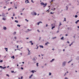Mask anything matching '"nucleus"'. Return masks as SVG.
Wrapping results in <instances>:
<instances>
[{
	"label": "nucleus",
	"mask_w": 79,
	"mask_h": 79,
	"mask_svg": "<svg viewBox=\"0 0 79 79\" xmlns=\"http://www.w3.org/2000/svg\"><path fill=\"white\" fill-rule=\"evenodd\" d=\"M79 22V20H78L75 23L77 24L78 22Z\"/></svg>",
	"instance_id": "nucleus-10"
},
{
	"label": "nucleus",
	"mask_w": 79,
	"mask_h": 79,
	"mask_svg": "<svg viewBox=\"0 0 79 79\" xmlns=\"http://www.w3.org/2000/svg\"><path fill=\"white\" fill-rule=\"evenodd\" d=\"M29 0H27V1H25V3H29Z\"/></svg>",
	"instance_id": "nucleus-7"
},
{
	"label": "nucleus",
	"mask_w": 79,
	"mask_h": 79,
	"mask_svg": "<svg viewBox=\"0 0 79 79\" xmlns=\"http://www.w3.org/2000/svg\"><path fill=\"white\" fill-rule=\"evenodd\" d=\"M20 15H23V14H22V13H21L20 14Z\"/></svg>",
	"instance_id": "nucleus-59"
},
{
	"label": "nucleus",
	"mask_w": 79,
	"mask_h": 79,
	"mask_svg": "<svg viewBox=\"0 0 79 79\" xmlns=\"http://www.w3.org/2000/svg\"><path fill=\"white\" fill-rule=\"evenodd\" d=\"M59 32V31H57V33Z\"/></svg>",
	"instance_id": "nucleus-61"
},
{
	"label": "nucleus",
	"mask_w": 79,
	"mask_h": 79,
	"mask_svg": "<svg viewBox=\"0 0 79 79\" xmlns=\"http://www.w3.org/2000/svg\"><path fill=\"white\" fill-rule=\"evenodd\" d=\"M37 31H38V32H40V31H39V30H37Z\"/></svg>",
	"instance_id": "nucleus-28"
},
{
	"label": "nucleus",
	"mask_w": 79,
	"mask_h": 79,
	"mask_svg": "<svg viewBox=\"0 0 79 79\" xmlns=\"http://www.w3.org/2000/svg\"><path fill=\"white\" fill-rule=\"evenodd\" d=\"M6 8V6H4V9Z\"/></svg>",
	"instance_id": "nucleus-32"
},
{
	"label": "nucleus",
	"mask_w": 79,
	"mask_h": 79,
	"mask_svg": "<svg viewBox=\"0 0 79 79\" xmlns=\"http://www.w3.org/2000/svg\"><path fill=\"white\" fill-rule=\"evenodd\" d=\"M3 29H4V30H6V27H4Z\"/></svg>",
	"instance_id": "nucleus-14"
},
{
	"label": "nucleus",
	"mask_w": 79,
	"mask_h": 79,
	"mask_svg": "<svg viewBox=\"0 0 79 79\" xmlns=\"http://www.w3.org/2000/svg\"><path fill=\"white\" fill-rule=\"evenodd\" d=\"M78 27V28H79V26H78V27Z\"/></svg>",
	"instance_id": "nucleus-64"
},
{
	"label": "nucleus",
	"mask_w": 79,
	"mask_h": 79,
	"mask_svg": "<svg viewBox=\"0 0 79 79\" xmlns=\"http://www.w3.org/2000/svg\"><path fill=\"white\" fill-rule=\"evenodd\" d=\"M50 14H53V13H52V12L50 13Z\"/></svg>",
	"instance_id": "nucleus-39"
},
{
	"label": "nucleus",
	"mask_w": 79,
	"mask_h": 79,
	"mask_svg": "<svg viewBox=\"0 0 79 79\" xmlns=\"http://www.w3.org/2000/svg\"><path fill=\"white\" fill-rule=\"evenodd\" d=\"M17 26H18V27H20V25H18V24L17 25Z\"/></svg>",
	"instance_id": "nucleus-24"
},
{
	"label": "nucleus",
	"mask_w": 79,
	"mask_h": 79,
	"mask_svg": "<svg viewBox=\"0 0 79 79\" xmlns=\"http://www.w3.org/2000/svg\"><path fill=\"white\" fill-rule=\"evenodd\" d=\"M11 58H13V59H15V56H13L11 57Z\"/></svg>",
	"instance_id": "nucleus-13"
},
{
	"label": "nucleus",
	"mask_w": 79,
	"mask_h": 79,
	"mask_svg": "<svg viewBox=\"0 0 79 79\" xmlns=\"http://www.w3.org/2000/svg\"><path fill=\"white\" fill-rule=\"evenodd\" d=\"M69 46L71 47V44H69Z\"/></svg>",
	"instance_id": "nucleus-54"
},
{
	"label": "nucleus",
	"mask_w": 79,
	"mask_h": 79,
	"mask_svg": "<svg viewBox=\"0 0 79 79\" xmlns=\"http://www.w3.org/2000/svg\"><path fill=\"white\" fill-rule=\"evenodd\" d=\"M11 18H12V19H13V17H12Z\"/></svg>",
	"instance_id": "nucleus-44"
},
{
	"label": "nucleus",
	"mask_w": 79,
	"mask_h": 79,
	"mask_svg": "<svg viewBox=\"0 0 79 79\" xmlns=\"http://www.w3.org/2000/svg\"><path fill=\"white\" fill-rule=\"evenodd\" d=\"M61 25V23H60V24H59V26H60Z\"/></svg>",
	"instance_id": "nucleus-33"
},
{
	"label": "nucleus",
	"mask_w": 79,
	"mask_h": 79,
	"mask_svg": "<svg viewBox=\"0 0 79 79\" xmlns=\"http://www.w3.org/2000/svg\"><path fill=\"white\" fill-rule=\"evenodd\" d=\"M65 64H66V62H64L63 63L62 65L63 66H64L65 65Z\"/></svg>",
	"instance_id": "nucleus-4"
},
{
	"label": "nucleus",
	"mask_w": 79,
	"mask_h": 79,
	"mask_svg": "<svg viewBox=\"0 0 79 79\" xmlns=\"http://www.w3.org/2000/svg\"><path fill=\"white\" fill-rule=\"evenodd\" d=\"M39 48V47H37V48H36V49H38V48Z\"/></svg>",
	"instance_id": "nucleus-47"
},
{
	"label": "nucleus",
	"mask_w": 79,
	"mask_h": 79,
	"mask_svg": "<svg viewBox=\"0 0 79 79\" xmlns=\"http://www.w3.org/2000/svg\"><path fill=\"white\" fill-rule=\"evenodd\" d=\"M17 66H19L18 64H17Z\"/></svg>",
	"instance_id": "nucleus-63"
},
{
	"label": "nucleus",
	"mask_w": 79,
	"mask_h": 79,
	"mask_svg": "<svg viewBox=\"0 0 79 79\" xmlns=\"http://www.w3.org/2000/svg\"><path fill=\"white\" fill-rule=\"evenodd\" d=\"M64 37H63V36L60 39L61 40H64Z\"/></svg>",
	"instance_id": "nucleus-11"
},
{
	"label": "nucleus",
	"mask_w": 79,
	"mask_h": 79,
	"mask_svg": "<svg viewBox=\"0 0 79 79\" xmlns=\"http://www.w3.org/2000/svg\"><path fill=\"white\" fill-rule=\"evenodd\" d=\"M32 76H33V74H31L29 77V78L31 79V77H32Z\"/></svg>",
	"instance_id": "nucleus-8"
},
{
	"label": "nucleus",
	"mask_w": 79,
	"mask_h": 79,
	"mask_svg": "<svg viewBox=\"0 0 79 79\" xmlns=\"http://www.w3.org/2000/svg\"><path fill=\"white\" fill-rule=\"evenodd\" d=\"M34 15H37V14H36V13L34 12Z\"/></svg>",
	"instance_id": "nucleus-21"
},
{
	"label": "nucleus",
	"mask_w": 79,
	"mask_h": 79,
	"mask_svg": "<svg viewBox=\"0 0 79 79\" xmlns=\"http://www.w3.org/2000/svg\"><path fill=\"white\" fill-rule=\"evenodd\" d=\"M40 5L42 6H43V7H45V6H47V3H44L43 2H41L40 3Z\"/></svg>",
	"instance_id": "nucleus-1"
},
{
	"label": "nucleus",
	"mask_w": 79,
	"mask_h": 79,
	"mask_svg": "<svg viewBox=\"0 0 79 79\" xmlns=\"http://www.w3.org/2000/svg\"><path fill=\"white\" fill-rule=\"evenodd\" d=\"M0 68H2V69L3 68V67L2 66H0Z\"/></svg>",
	"instance_id": "nucleus-29"
},
{
	"label": "nucleus",
	"mask_w": 79,
	"mask_h": 79,
	"mask_svg": "<svg viewBox=\"0 0 79 79\" xmlns=\"http://www.w3.org/2000/svg\"><path fill=\"white\" fill-rule=\"evenodd\" d=\"M5 50H6V52H7L8 51V48H5Z\"/></svg>",
	"instance_id": "nucleus-18"
},
{
	"label": "nucleus",
	"mask_w": 79,
	"mask_h": 79,
	"mask_svg": "<svg viewBox=\"0 0 79 79\" xmlns=\"http://www.w3.org/2000/svg\"><path fill=\"white\" fill-rule=\"evenodd\" d=\"M56 37H53V38H52V39H56Z\"/></svg>",
	"instance_id": "nucleus-27"
},
{
	"label": "nucleus",
	"mask_w": 79,
	"mask_h": 79,
	"mask_svg": "<svg viewBox=\"0 0 79 79\" xmlns=\"http://www.w3.org/2000/svg\"><path fill=\"white\" fill-rule=\"evenodd\" d=\"M15 23H18V21L17 20H15Z\"/></svg>",
	"instance_id": "nucleus-19"
},
{
	"label": "nucleus",
	"mask_w": 79,
	"mask_h": 79,
	"mask_svg": "<svg viewBox=\"0 0 79 79\" xmlns=\"http://www.w3.org/2000/svg\"><path fill=\"white\" fill-rule=\"evenodd\" d=\"M54 60H55V59H52V60L51 61V62H53Z\"/></svg>",
	"instance_id": "nucleus-15"
},
{
	"label": "nucleus",
	"mask_w": 79,
	"mask_h": 79,
	"mask_svg": "<svg viewBox=\"0 0 79 79\" xmlns=\"http://www.w3.org/2000/svg\"><path fill=\"white\" fill-rule=\"evenodd\" d=\"M25 21H26L27 22H28L29 21V20H27V19H25Z\"/></svg>",
	"instance_id": "nucleus-22"
},
{
	"label": "nucleus",
	"mask_w": 79,
	"mask_h": 79,
	"mask_svg": "<svg viewBox=\"0 0 79 79\" xmlns=\"http://www.w3.org/2000/svg\"><path fill=\"white\" fill-rule=\"evenodd\" d=\"M12 2H10V4H12Z\"/></svg>",
	"instance_id": "nucleus-58"
},
{
	"label": "nucleus",
	"mask_w": 79,
	"mask_h": 79,
	"mask_svg": "<svg viewBox=\"0 0 79 79\" xmlns=\"http://www.w3.org/2000/svg\"><path fill=\"white\" fill-rule=\"evenodd\" d=\"M3 69H5V68H6V67H4L2 68Z\"/></svg>",
	"instance_id": "nucleus-42"
},
{
	"label": "nucleus",
	"mask_w": 79,
	"mask_h": 79,
	"mask_svg": "<svg viewBox=\"0 0 79 79\" xmlns=\"http://www.w3.org/2000/svg\"><path fill=\"white\" fill-rule=\"evenodd\" d=\"M40 47L41 48H44V47L43 46L40 45Z\"/></svg>",
	"instance_id": "nucleus-12"
},
{
	"label": "nucleus",
	"mask_w": 79,
	"mask_h": 79,
	"mask_svg": "<svg viewBox=\"0 0 79 79\" xmlns=\"http://www.w3.org/2000/svg\"><path fill=\"white\" fill-rule=\"evenodd\" d=\"M23 77H21V79H23Z\"/></svg>",
	"instance_id": "nucleus-43"
},
{
	"label": "nucleus",
	"mask_w": 79,
	"mask_h": 79,
	"mask_svg": "<svg viewBox=\"0 0 79 79\" xmlns=\"http://www.w3.org/2000/svg\"><path fill=\"white\" fill-rule=\"evenodd\" d=\"M65 50V49H64L63 50V52H64Z\"/></svg>",
	"instance_id": "nucleus-45"
},
{
	"label": "nucleus",
	"mask_w": 79,
	"mask_h": 79,
	"mask_svg": "<svg viewBox=\"0 0 79 79\" xmlns=\"http://www.w3.org/2000/svg\"><path fill=\"white\" fill-rule=\"evenodd\" d=\"M34 72H36V71L34 70H32V71H31V73H32L33 74L34 73Z\"/></svg>",
	"instance_id": "nucleus-6"
},
{
	"label": "nucleus",
	"mask_w": 79,
	"mask_h": 79,
	"mask_svg": "<svg viewBox=\"0 0 79 79\" xmlns=\"http://www.w3.org/2000/svg\"><path fill=\"white\" fill-rule=\"evenodd\" d=\"M11 73H14V71H11Z\"/></svg>",
	"instance_id": "nucleus-34"
},
{
	"label": "nucleus",
	"mask_w": 79,
	"mask_h": 79,
	"mask_svg": "<svg viewBox=\"0 0 79 79\" xmlns=\"http://www.w3.org/2000/svg\"><path fill=\"white\" fill-rule=\"evenodd\" d=\"M51 26H53L52 27V29H53V28L55 27V23L52 24L51 25Z\"/></svg>",
	"instance_id": "nucleus-2"
},
{
	"label": "nucleus",
	"mask_w": 79,
	"mask_h": 79,
	"mask_svg": "<svg viewBox=\"0 0 79 79\" xmlns=\"http://www.w3.org/2000/svg\"><path fill=\"white\" fill-rule=\"evenodd\" d=\"M21 69H23V67H21Z\"/></svg>",
	"instance_id": "nucleus-38"
},
{
	"label": "nucleus",
	"mask_w": 79,
	"mask_h": 79,
	"mask_svg": "<svg viewBox=\"0 0 79 79\" xmlns=\"http://www.w3.org/2000/svg\"><path fill=\"white\" fill-rule=\"evenodd\" d=\"M27 50L28 51V55H30V54H31V52H30L31 50H29V49H27Z\"/></svg>",
	"instance_id": "nucleus-3"
},
{
	"label": "nucleus",
	"mask_w": 79,
	"mask_h": 79,
	"mask_svg": "<svg viewBox=\"0 0 79 79\" xmlns=\"http://www.w3.org/2000/svg\"><path fill=\"white\" fill-rule=\"evenodd\" d=\"M22 63H23V64H24V62H22Z\"/></svg>",
	"instance_id": "nucleus-51"
},
{
	"label": "nucleus",
	"mask_w": 79,
	"mask_h": 79,
	"mask_svg": "<svg viewBox=\"0 0 79 79\" xmlns=\"http://www.w3.org/2000/svg\"><path fill=\"white\" fill-rule=\"evenodd\" d=\"M39 63H36V66H39Z\"/></svg>",
	"instance_id": "nucleus-20"
},
{
	"label": "nucleus",
	"mask_w": 79,
	"mask_h": 79,
	"mask_svg": "<svg viewBox=\"0 0 79 79\" xmlns=\"http://www.w3.org/2000/svg\"><path fill=\"white\" fill-rule=\"evenodd\" d=\"M7 76H8V77H10V76H9V75L8 74H6Z\"/></svg>",
	"instance_id": "nucleus-31"
},
{
	"label": "nucleus",
	"mask_w": 79,
	"mask_h": 79,
	"mask_svg": "<svg viewBox=\"0 0 79 79\" xmlns=\"http://www.w3.org/2000/svg\"><path fill=\"white\" fill-rule=\"evenodd\" d=\"M53 1V0H51V2H52Z\"/></svg>",
	"instance_id": "nucleus-52"
},
{
	"label": "nucleus",
	"mask_w": 79,
	"mask_h": 79,
	"mask_svg": "<svg viewBox=\"0 0 79 79\" xmlns=\"http://www.w3.org/2000/svg\"><path fill=\"white\" fill-rule=\"evenodd\" d=\"M66 7L67 8V10H68V6H66Z\"/></svg>",
	"instance_id": "nucleus-40"
},
{
	"label": "nucleus",
	"mask_w": 79,
	"mask_h": 79,
	"mask_svg": "<svg viewBox=\"0 0 79 79\" xmlns=\"http://www.w3.org/2000/svg\"><path fill=\"white\" fill-rule=\"evenodd\" d=\"M65 36H68V35L66 34Z\"/></svg>",
	"instance_id": "nucleus-55"
},
{
	"label": "nucleus",
	"mask_w": 79,
	"mask_h": 79,
	"mask_svg": "<svg viewBox=\"0 0 79 79\" xmlns=\"http://www.w3.org/2000/svg\"><path fill=\"white\" fill-rule=\"evenodd\" d=\"M15 39H16V37H15Z\"/></svg>",
	"instance_id": "nucleus-49"
},
{
	"label": "nucleus",
	"mask_w": 79,
	"mask_h": 79,
	"mask_svg": "<svg viewBox=\"0 0 79 79\" xmlns=\"http://www.w3.org/2000/svg\"><path fill=\"white\" fill-rule=\"evenodd\" d=\"M75 18H77V15H75Z\"/></svg>",
	"instance_id": "nucleus-26"
},
{
	"label": "nucleus",
	"mask_w": 79,
	"mask_h": 79,
	"mask_svg": "<svg viewBox=\"0 0 79 79\" xmlns=\"http://www.w3.org/2000/svg\"><path fill=\"white\" fill-rule=\"evenodd\" d=\"M32 0H31V2H32L33 3H34V2L32 1Z\"/></svg>",
	"instance_id": "nucleus-53"
},
{
	"label": "nucleus",
	"mask_w": 79,
	"mask_h": 79,
	"mask_svg": "<svg viewBox=\"0 0 79 79\" xmlns=\"http://www.w3.org/2000/svg\"><path fill=\"white\" fill-rule=\"evenodd\" d=\"M3 62V60L0 59V63H2Z\"/></svg>",
	"instance_id": "nucleus-16"
},
{
	"label": "nucleus",
	"mask_w": 79,
	"mask_h": 79,
	"mask_svg": "<svg viewBox=\"0 0 79 79\" xmlns=\"http://www.w3.org/2000/svg\"><path fill=\"white\" fill-rule=\"evenodd\" d=\"M40 23H42V22H39L38 23H37L38 25H39V24H40Z\"/></svg>",
	"instance_id": "nucleus-9"
},
{
	"label": "nucleus",
	"mask_w": 79,
	"mask_h": 79,
	"mask_svg": "<svg viewBox=\"0 0 79 79\" xmlns=\"http://www.w3.org/2000/svg\"><path fill=\"white\" fill-rule=\"evenodd\" d=\"M64 21H66V18H64Z\"/></svg>",
	"instance_id": "nucleus-30"
},
{
	"label": "nucleus",
	"mask_w": 79,
	"mask_h": 79,
	"mask_svg": "<svg viewBox=\"0 0 79 79\" xmlns=\"http://www.w3.org/2000/svg\"><path fill=\"white\" fill-rule=\"evenodd\" d=\"M49 76H51V74H52V73H49Z\"/></svg>",
	"instance_id": "nucleus-23"
},
{
	"label": "nucleus",
	"mask_w": 79,
	"mask_h": 79,
	"mask_svg": "<svg viewBox=\"0 0 79 79\" xmlns=\"http://www.w3.org/2000/svg\"><path fill=\"white\" fill-rule=\"evenodd\" d=\"M49 10H50L49 9H48V10L47 11H48V12H49Z\"/></svg>",
	"instance_id": "nucleus-41"
},
{
	"label": "nucleus",
	"mask_w": 79,
	"mask_h": 79,
	"mask_svg": "<svg viewBox=\"0 0 79 79\" xmlns=\"http://www.w3.org/2000/svg\"><path fill=\"white\" fill-rule=\"evenodd\" d=\"M15 14H14L13 15V16H15Z\"/></svg>",
	"instance_id": "nucleus-56"
},
{
	"label": "nucleus",
	"mask_w": 79,
	"mask_h": 79,
	"mask_svg": "<svg viewBox=\"0 0 79 79\" xmlns=\"http://www.w3.org/2000/svg\"><path fill=\"white\" fill-rule=\"evenodd\" d=\"M75 36H73V37H74V38H75Z\"/></svg>",
	"instance_id": "nucleus-62"
},
{
	"label": "nucleus",
	"mask_w": 79,
	"mask_h": 79,
	"mask_svg": "<svg viewBox=\"0 0 79 79\" xmlns=\"http://www.w3.org/2000/svg\"><path fill=\"white\" fill-rule=\"evenodd\" d=\"M29 43H31V45H32L34 44V43H32V41H29Z\"/></svg>",
	"instance_id": "nucleus-5"
},
{
	"label": "nucleus",
	"mask_w": 79,
	"mask_h": 79,
	"mask_svg": "<svg viewBox=\"0 0 79 79\" xmlns=\"http://www.w3.org/2000/svg\"><path fill=\"white\" fill-rule=\"evenodd\" d=\"M15 9H17V7H15Z\"/></svg>",
	"instance_id": "nucleus-50"
},
{
	"label": "nucleus",
	"mask_w": 79,
	"mask_h": 79,
	"mask_svg": "<svg viewBox=\"0 0 79 79\" xmlns=\"http://www.w3.org/2000/svg\"><path fill=\"white\" fill-rule=\"evenodd\" d=\"M67 43L69 44V41H67Z\"/></svg>",
	"instance_id": "nucleus-46"
},
{
	"label": "nucleus",
	"mask_w": 79,
	"mask_h": 79,
	"mask_svg": "<svg viewBox=\"0 0 79 79\" xmlns=\"http://www.w3.org/2000/svg\"><path fill=\"white\" fill-rule=\"evenodd\" d=\"M3 20H5V19H5V18H3L2 19Z\"/></svg>",
	"instance_id": "nucleus-25"
},
{
	"label": "nucleus",
	"mask_w": 79,
	"mask_h": 79,
	"mask_svg": "<svg viewBox=\"0 0 79 79\" xmlns=\"http://www.w3.org/2000/svg\"><path fill=\"white\" fill-rule=\"evenodd\" d=\"M18 47H19V46L18 45H17V48H18Z\"/></svg>",
	"instance_id": "nucleus-37"
},
{
	"label": "nucleus",
	"mask_w": 79,
	"mask_h": 79,
	"mask_svg": "<svg viewBox=\"0 0 79 79\" xmlns=\"http://www.w3.org/2000/svg\"><path fill=\"white\" fill-rule=\"evenodd\" d=\"M71 61H72V60H71V61H69L68 62V63H70V62H71Z\"/></svg>",
	"instance_id": "nucleus-35"
},
{
	"label": "nucleus",
	"mask_w": 79,
	"mask_h": 79,
	"mask_svg": "<svg viewBox=\"0 0 79 79\" xmlns=\"http://www.w3.org/2000/svg\"><path fill=\"white\" fill-rule=\"evenodd\" d=\"M29 39V38H26V39Z\"/></svg>",
	"instance_id": "nucleus-60"
},
{
	"label": "nucleus",
	"mask_w": 79,
	"mask_h": 79,
	"mask_svg": "<svg viewBox=\"0 0 79 79\" xmlns=\"http://www.w3.org/2000/svg\"><path fill=\"white\" fill-rule=\"evenodd\" d=\"M47 26H48V25L46 24V27H47Z\"/></svg>",
	"instance_id": "nucleus-48"
},
{
	"label": "nucleus",
	"mask_w": 79,
	"mask_h": 79,
	"mask_svg": "<svg viewBox=\"0 0 79 79\" xmlns=\"http://www.w3.org/2000/svg\"><path fill=\"white\" fill-rule=\"evenodd\" d=\"M10 10H11V8H9L8 9V11H9Z\"/></svg>",
	"instance_id": "nucleus-36"
},
{
	"label": "nucleus",
	"mask_w": 79,
	"mask_h": 79,
	"mask_svg": "<svg viewBox=\"0 0 79 79\" xmlns=\"http://www.w3.org/2000/svg\"><path fill=\"white\" fill-rule=\"evenodd\" d=\"M73 43H72L71 44V45H73Z\"/></svg>",
	"instance_id": "nucleus-57"
},
{
	"label": "nucleus",
	"mask_w": 79,
	"mask_h": 79,
	"mask_svg": "<svg viewBox=\"0 0 79 79\" xmlns=\"http://www.w3.org/2000/svg\"><path fill=\"white\" fill-rule=\"evenodd\" d=\"M48 44H49V43H48V42H47L46 43H45V45H47Z\"/></svg>",
	"instance_id": "nucleus-17"
}]
</instances>
